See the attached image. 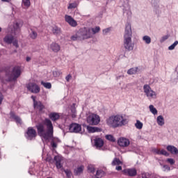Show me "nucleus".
<instances>
[{"instance_id": "f257e3e1", "label": "nucleus", "mask_w": 178, "mask_h": 178, "mask_svg": "<svg viewBox=\"0 0 178 178\" xmlns=\"http://www.w3.org/2000/svg\"><path fill=\"white\" fill-rule=\"evenodd\" d=\"M44 124L47 127L46 132L44 124L40 123L36 125L38 134L40 137H42L46 141L51 138V147L55 149V148H58V143H60V140L54 137V124H52V121H51L49 118H45Z\"/></svg>"}, {"instance_id": "f03ea898", "label": "nucleus", "mask_w": 178, "mask_h": 178, "mask_svg": "<svg viewBox=\"0 0 178 178\" xmlns=\"http://www.w3.org/2000/svg\"><path fill=\"white\" fill-rule=\"evenodd\" d=\"M133 35V32L131 31V25L130 24H127L125 26V31L124 34V47L126 51H130L134 49V44L131 41V37Z\"/></svg>"}, {"instance_id": "7ed1b4c3", "label": "nucleus", "mask_w": 178, "mask_h": 178, "mask_svg": "<svg viewBox=\"0 0 178 178\" xmlns=\"http://www.w3.org/2000/svg\"><path fill=\"white\" fill-rule=\"evenodd\" d=\"M106 123L108 126H111L113 129L118 127H122V126H126L129 122L127 119L122 117L121 115H112L106 120Z\"/></svg>"}, {"instance_id": "20e7f679", "label": "nucleus", "mask_w": 178, "mask_h": 178, "mask_svg": "<svg viewBox=\"0 0 178 178\" xmlns=\"http://www.w3.org/2000/svg\"><path fill=\"white\" fill-rule=\"evenodd\" d=\"M22 74V68L19 66L13 67L11 74L6 72V76L8 77L7 81H16Z\"/></svg>"}, {"instance_id": "39448f33", "label": "nucleus", "mask_w": 178, "mask_h": 178, "mask_svg": "<svg viewBox=\"0 0 178 178\" xmlns=\"http://www.w3.org/2000/svg\"><path fill=\"white\" fill-rule=\"evenodd\" d=\"M80 40H88V38H92V33L90 31V29L82 28L79 29L78 32Z\"/></svg>"}, {"instance_id": "423d86ee", "label": "nucleus", "mask_w": 178, "mask_h": 178, "mask_svg": "<svg viewBox=\"0 0 178 178\" xmlns=\"http://www.w3.org/2000/svg\"><path fill=\"white\" fill-rule=\"evenodd\" d=\"M101 122L99 115L97 114H91L87 118V123L91 126H97Z\"/></svg>"}, {"instance_id": "0eeeda50", "label": "nucleus", "mask_w": 178, "mask_h": 178, "mask_svg": "<svg viewBox=\"0 0 178 178\" xmlns=\"http://www.w3.org/2000/svg\"><path fill=\"white\" fill-rule=\"evenodd\" d=\"M25 137L27 140H30V141L35 140V137H37V131L31 127H28L25 134Z\"/></svg>"}, {"instance_id": "6e6552de", "label": "nucleus", "mask_w": 178, "mask_h": 178, "mask_svg": "<svg viewBox=\"0 0 178 178\" xmlns=\"http://www.w3.org/2000/svg\"><path fill=\"white\" fill-rule=\"evenodd\" d=\"M143 91L146 95V97L153 98L154 97H156V93L151 88V86L148 84H145L143 86Z\"/></svg>"}, {"instance_id": "1a4fd4ad", "label": "nucleus", "mask_w": 178, "mask_h": 178, "mask_svg": "<svg viewBox=\"0 0 178 178\" xmlns=\"http://www.w3.org/2000/svg\"><path fill=\"white\" fill-rule=\"evenodd\" d=\"M26 88L29 91H31V92H33V94H38V92L40 91V86L35 83H28L26 85Z\"/></svg>"}, {"instance_id": "9d476101", "label": "nucleus", "mask_w": 178, "mask_h": 178, "mask_svg": "<svg viewBox=\"0 0 178 178\" xmlns=\"http://www.w3.org/2000/svg\"><path fill=\"white\" fill-rule=\"evenodd\" d=\"M70 133H80L81 131V125L77 123H72L69 127Z\"/></svg>"}, {"instance_id": "9b49d317", "label": "nucleus", "mask_w": 178, "mask_h": 178, "mask_svg": "<svg viewBox=\"0 0 178 178\" xmlns=\"http://www.w3.org/2000/svg\"><path fill=\"white\" fill-rule=\"evenodd\" d=\"M122 172L124 175H127V176H129L130 177H134L135 176H137V170H136V168L124 169L122 170Z\"/></svg>"}, {"instance_id": "f8f14e48", "label": "nucleus", "mask_w": 178, "mask_h": 178, "mask_svg": "<svg viewBox=\"0 0 178 178\" xmlns=\"http://www.w3.org/2000/svg\"><path fill=\"white\" fill-rule=\"evenodd\" d=\"M65 20L72 27H76V26H77V22L74 19H73V17H72V16L70 15H66L65 16Z\"/></svg>"}, {"instance_id": "ddd939ff", "label": "nucleus", "mask_w": 178, "mask_h": 178, "mask_svg": "<svg viewBox=\"0 0 178 178\" xmlns=\"http://www.w3.org/2000/svg\"><path fill=\"white\" fill-rule=\"evenodd\" d=\"M118 144L120 147H129L130 140L125 138H120L118 140Z\"/></svg>"}, {"instance_id": "4468645a", "label": "nucleus", "mask_w": 178, "mask_h": 178, "mask_svg": "<svg viewBox=\"0 0 178 178\" xmlns=\"http://www.w3.org/2000/svg\"><path fill=\"white\" fill-rule=\"evenodd\" d=\"M54 159L56 162L55 165L57 169H60V170H62V169H64L63 165L62 164V157L59 156H55Z\"/></svg>"}, {"instance_id": "2eb2a0df", "label": "nucleus", "mask_w": 178, "mask_h": 178, "mask_svg": "<svg viewBox=\"0 0 178 178\" xmlns=\"http://www.w3.org/2000/svg\"><path fill=\"white\" fill-rule=\"evenodd\" d=\"M49 118L52 122H56V120L60 119V115H59V113L51 112L49 114Z\"/></svg>"}, {"instance_id": "dca6fc26", "label": "nucleus", "mask_w": 178, "mask_h": 178, "mask_svg": "<svg viewBox=\"0 0 178 178\" xmlns=\"http://www.w3.org/2000/svg\"><path fill=\"white\" fill-rule=\"evenodd\" d=\"M88 133H101L102 129L97 127L86 126Z\"/></svg>"}, {"instance_id": "f3484780", "label": "nucleus", "mask_w": 178, "mask_h": 178, "mask_svg": "<svg viewBox=\"0 0 178 178\" xmlns=\"http://www.w3.org/2000/svg\"><path fill=\"white\" fill-rule=\"evenodd\" d=\"M50 49H51L53 52H59L60 51V45L55 42H53L50 44Z\"/></svg>"}, {"instance_id": "a211bd4d", "label": "nucleus", "mask_w": 178, "mask_h": 178, "mask_svg": "<svg viewBox=\"0 0 178 178\" xmlns=\"http://www.w3.org/2000/svg\"><path fill=\"white\" fill-rule=\"evenodd\" d=\"M33 108L35 109H38L39 112H42L43 109H45V106L40 101L35 102L33 104Z\"/></svg>"}, {"instance_id": "6ab92c4d", "label": "nucleus", "mask_w": 178, "mask_h": 178, "mask_svg": "<svg viewBox=\"0 0 178 178\" xmlns=\"http://www.w3.org/2000/svg\"><path fill=\"white\" fill-rule=\"evenodd\" d=\"M166 149L172 154L173 155H177L178 154V149L177 147L173 146V145H168L166 147Z\"/></svg>"}, {"instance_id": "aec40b11", "label": "nucleus", "mask_w": 178, "mask_h": 178, "mask_svg": "<svg viewBox=\"0 0 178 178\" xmlns=\"http://www.w3.org/2000/svg\"><path fill=\"white\" fill-rule=\"evenodd\" d=\"M10 116L11 119H14V120H15L16 123H19V124H21V123H22V118H20V117L16 115L15 112L10 111Z\"/></svg>"}, {"instance_id": "412c9836", "label": "nucleus", "mask_w": 178, "mask_h": 178, "mask_svg": "<svg viewBox=\"0 0 178 178\" xmlns=\"http://www.w3.org/2000/svg\"><path fill=\"white\" fill-rule=\"evenodd\" d=\"M95 145L97 148H102V147H104V140H102V138H96L95 140Z\"/></svg>"}, {"instance_id": "4be33fe9", "label": "nucleus", "mask_w": 178, "mask_h": 178, "mask_svg": "<svg viewBox=\"0 0 178 178\" xmlns=\"http://www.w3.org/2000/svg\"><path fill=\"white\" fill-rule=\"evenodd\" d=\"M13 40H15L13 36L9 35H6L3 38V41L8 44H12L13 42Z\"/></svg>"}, {"instance_id": "5701e85b", "label": "nucleus", "mask_w": 178, "mask_h": 178, "mask_svg": "<svg viewBox=\"0 0 178 178\" xmlns=\"http://www.w3.org/2000/svg\"><path fill=\"white\" fill-rule=\"evenodd\" d=\"M51 31L54 35H60V34H62L60 28L58 26H53Z\"/></svg>"}, {"instance_id": "b1692460", "label": "nucleus", "mask_w": 178, "mask_h": 178, "mask_svg": "<svg viewBox=\"0 0 178 178\" xmlns=\"http://www.w3.org/2000/svg\"><path fill=\"white\" fill-rule=\"evenodd\" d=\"M84 170V166L81 165L78 167L76 169L74 170L75 176H80L81 173H83V171Z\"/></svg>"}, {"instance_id": "393cba45", "label": "nucleus", "mask_w": 178, "mask_h": 178, "mask_svg": "<svg viewBox=\"0 0 178 178\" xmlns=\"http://www.w3.org/2000/svg\"><path fill=\"white\" fill-rule=\"evenodd\" d=\"M156 122L159 126H163V124H165V119L163 118V116L159 115Z\"/></svg>"}, {"instance_id": "a878e982", "label": "nucleus", "mask_w": 178, "mask_h": 178, "mask_svg": "<svg viewBox=\"0 0 178 178\" xmlns=\"http://www.w3.org/2000/svg\"><path fill=\"white\" fill-rule=\"evenodd\" d=\"M138 72V67H132L127 71V74L133 75V74H137V72Z\"/></svg>"}, {"instance_id": "bb28decb", "label": "nucleus", "mask_w": 178, "mask_h": 178, "mask_svg": "<svg viewBox=\"0 0 178 178\" xmlns=\"http://www.w3.org/2000/svg\"><path fill=\"white\" fill-rule=\"evenodd\" d=\"M71 113H72V118H74L76 116L77 111H76V104H73L71 106Z\"/></svg>"}, {"instance_id": "cd10ccee", "label": "nucleus", "mask_w": 178, "mask_h": 178, "mask_svg": "<svg viewBox=\"0 0 178 178\" xmlns=\"http://www.w3.org/2000/svg\"><path fill=\"white\" fill-rule=\"evenodd\" d=\"M31 32H29V37L31 40H35L37 36L38 35V33L34 31L33 29H30Z\"/></svg>"}, {"instance_id": "c85d7f7f", "label": "nucleus", "mask_w": 178, "mask_h": 178, "mask_svg": "<svg viewBox=\"0 0 178 178\" xmlns=\"http://www.w3.org/2000/svg\"><path fill=\"white\" fill-rule=\"evenodd\" d=\"M61 172H64L65 173L67 178H72V176L73 175L72 171L69 169L62 168Z\"/></svg>"}, {"instance_id": "c756f323", "label": "nucleus", "mask_w": 178, "mask_h": 178, "mask_svg": "<svg viewBox=\"0 0 178 178\" xmlns=\"http://www.w3.org/2000/svg\"><path fill=\"white\" fill-rule=\"evenodd\" d=\"M111 165L113 166H116V165H123V163L118 158H114L111 163Z\"/></svg>"}, {"instance_id": "7c9ffc66", "label": "nucleus", "mask_w": 178, "mask_h": 178, "mask_svg": "<svg viewBox=\"0 0 178 178\" xmlns=\"http://www.w3.org/2000/svg\"><path fill=\"white\" fill-rule=\"evenodd\" d=\"M89 31H90V33H92L93 35L94 34H97V33H99L101 28L99 26H96L95 28L89 29Z\"/></svg>"}, {"instance_id": "2f4dec72", "label": "nucleus", "mask_w": 178, "mask_h": 178, "mask_svg": "<svg viewBox=\"0 0 178 178\" xmlns=\"http://www.w3.org/2000/svg\"><path fill=\"white\" fill-rule=\"evenodd\" d=\"M41 85L44 87V88H47L48 90H50V88H52V84L49 82H44V81H41Z\"/></svg>"}, {"instance_id": "473e14b6", "label": "nucleus", "mask_w": 178, "mask_h": 178, "mask_svg": "<svg viewBox=\"0 0 178 178\" xmlns=\"http://www.w3.org/2000/svg\"><path fill=\"white\" fill-rule=\"evenodd\" d=\"M105 138L108 140V141H111V143H115L116 138L113 135L108 134L106 135Z\"/></svg>"}, {"instance_id": "72a5a7b5", "label": "nucleus", "mask_w": 178, "mask_h": 178, "mask_svg": "<svg viewBox=\"0 0 178 178\" xmlns=\"http://www.w3.org/2000/svg\"><path fill=\"white\" fill-rule=\"evenodd\" d=\"M22 3L24 4V6L26 8V9H29L31 5V2H30V0H22Z\"/></svg>"}, {"instance_id": "f704fd0d", "label": "nucleus", "mask_w": 178, "mask_h": 178, "mask_svg": "<svg viewBox=\"0 0 178 178\" xmlns=\"http://www.w3.org/2000/svg\"><path fill=\"white\" fill-rule=\"evenodd\" d=\"M149 111L152 113H153V115H157L158 114V110H156V108H155V107H154V105H150L149 106Z\"/></svg>"}, {"instance_id": "c9c22d12", "label": "nucleus", "mask_w": 178, "mask_h": 178, "mask_svg": "<svg viewBox=\"0 0 178 178\" xmlns=\"http://www.w3.org/2000/svg\"><path fill=\"white\" fill-rule=\"evenodd\" d=\"M104 170H98L96 172V175H95V177L97 178H101L102 177V176H104Z\"/></svg>"}, {"instance_id": "e433bc0d", "label": "nucleus", "mask_w": 178, "mask_h": 178, "mask_svg": "<svg viewBox=\"0 0 178 178\" xmlns=\"http://www.w3.org/2000/svg\"><path fill=\"white\" fill-rule=\"evenodd\" d=\"M143 41H145V44H151V38L148 35H145L143 38Z\"/></svg>"}, {"instance_id": "4c0bfd02", "label": "nucleus", "mask_w": 178, "mask_h": 178, "mask_svg": "<svg viewBox=\"0 0 178 178\" xmlns=\"http://www.w3.org/2000/svg\"><path fill=\"white\" fill-rule=\"evenodd\" d=\"M71 40L72 41H77V40H80L79 32H77L75 35H73L72 36H71Z\"/></svg>"}, {"instance_id": "58836bf2", "label": "nucleus", "mask_w": 178, "mask_h": 178, "mask_svg": "<svg viewBox=\"0 0 178 178\" xmlns=\"http://www.w3.org/2000/svg\"><path fill=\"white\" fill-rule=\"evenodd\" d=\"M178 44V41L176 40L172 44L168 47L169 51H173L175 48H176V46Z\"/></svg>"}, {"instance_id": "ea45409f", "label": "nucleus", "mask_w": 178, "mask_h": 178, "mask_svg": "<svg viewBox=\"0 0 178 178\" xmlns=\"http://www.w3.org/2000/svg\"><path fill=\"white\" fill-rule=\"evenodd\" d=\"M135 126L136 129L140 130V129H143V122H140V120H137L136 123L135 124Z\"/></svg>"}, {"instance_id": "a19ab883", "label": "nucleus", "mask_w": 178, "mask_h": 178, "mask_svg": "<svg viewBox=\"0 0 178 178\" xmlns=\"http://www.w3.org/2000/svg\"><path fill=\"white\" fill-rule=\"evenodd\" d=\"M22 24L20 22H15L13 25V28L15 30H19V29H20V27H22Z\"/></svg>"}, {"instance_id": "79ce46f5", "label": "nucleus", "mask_w": 178, "mask_h": 178, "mask_svg": "<svg viewBox=\"0 0 178 178\" xmlns=\"http://www.w3.org/2000/svg\"><path fill=\"white\" fill-rule=\"evenodd\" d=\"M160 155H164L165 156H169V153L168 152H166V150H165V149H161Z\"/></svg>"}, {"instance_id": "37998d69", "label": "nucleus", "mask_w": 178, "mask_h": 178, "mask_svg": "<svg viewBox=\"0 0 178 178\" xmlns=\"http://www.w3.org/2000/svg\"><path fill=\"white\" fill-rule=\"evenodd\" d=\"M76 3H72L69 5L68 9H74L76 8Z\"/></svg>"}, {"instance_id": "c03bdc74", "label": "nucleus", "mask_w": 178, "mask_h": 178, "mask_svg": "<svg viewBox=\"0 0 178 178\" xmlns=\"http://www.w3.org/2000/svg\"><path fill=\"white\" fill-rule=\"evenodd\" d=\"M159 6H158L154 10V12H155L156 15H157L158 16H159V14L161 13V10H159Z\"/></svg>"}, {"instance_id": "a18cd8bd", "label": "nucleus", "mask_w": 178, "mask_h": 178, "mask_svg": "<svg viewBox=\"0 0 178 178\" xmlns=\"http://www.w3.org/2000/svg\"><path fill=\"white\" fill-rule=\"evenodd\" d=\"M13 44L14 45V47H15V48H19V43H18V42H17V40H13Z\"/></svg>"}, {"instance_id": "49530a36", "label": "nucleus", "mask_w": 178, "mask_h": 178, "mask_svg": "<svg viewBox=\"0 0 178 178\" xmlns=\"http://www.w3.org/2000/svg\"><path fill=\"white\" fill-rule=\"evenodd\" d=\"M88 170L90 172V173H95V168L91 166L88 167Z\"/></svg>"}, {"instance_id": "de8ad7c7", "label": "nucleus", "mask_w": 178, "mask_h": 178, "mask_svg": "<svg viewBox=\"0 0 178 178\" xmlns=\"http://www.w3.org/2000/svg\"><path fill=\"white\" fill-rule=\"evenodd\" d=\"M142 178H149V173L148 172L142 173Z\"/></svg>"}, {"instance_id": "09e8293b", "label": "nucleus", "mask_w": 178, "mask_h": 178, "mask_svg": "<svg viewBox=\"0 0 178 178\" xmlns=\"http://www.w3.org/2000/svg\"><path fill=\"white\" fill-rule=\"evenodd\" d=\"M167 162L171 165H175V160L173 159H168Z\"/></svg>"}, {"instance_id": "8fccbe9b", "label": "nucleus", "mask_w": 178, "mask_h": 178, "mask_svg": "<svg viewBox=\"0 0 178 178\" xmlns=\"http://www.w3.org/2000/svg\"><path fill=\"white\" fill-rule=\"evenodd\" d=\"M109 31H111V28H106L103 30V34L106 35Z\"/></svg>"}, {"instance_id": "3c124183", "label": "nucleus", "mask_w": 178, "mask_h": 178, "mask_svg": "<svg viewBox=\"0 0 178 178\" xmlns=\"http://www.w3.org/2000/svg\"><path fill=\"white\" fill-rule=\"evenodd\" d=\"M71 78H72V75H71V74H68V75L65 77L66 81L70 82Z\"/></svg>"}, {"instance_id": "603ef678", "label": "nucleus", "mask_w": 178, "mask_h": 178, "mask_svg": "<svg viewBox=\"0 0 178 178\" xmlns=\"http://www.w3.org/2000/svg\"><path fill=\"white\" fill-rule=\"evenodd\" d=\"M2 101H3V95L0 92V105L2 104Z\"/></svg>"}, {"instance_id": "864d4df0", "label": "nucleus", "mask_w": 178, "mask_h": 178, "mask_svg": "<svg viewBox=\"0 0 178 178\" xmlns=\"http://www.w3.org/2000/svg\"><path fill=\"white\" fill-rule=\"evenodd\" d=\"M31 99L33 101V105L35 104V102H38V101L35 100V96H31Z\"/></svg>"}, {"instance_id": "5fc2aeb1", "label": "nucleus", "mask_w": 178, "mask_h": 178, "mask_svg": "<svg viewBox=\"0 0 178 178\" xmlns=\"http://www.w3.org/2000/svg\"><path fill=\"white\" fill-rule=\"evenodd\" d=\"M155 154H156L157 155H161V150L159 149H155L154 150Z\"/></svg>"}, {"instance_id": "6e6d98bb", "label": "nucleus", "mask_w": 178, "mask_h": 178, "mask_svg": "<svg viewBox=\"0 0 178 178\" xmlns=\"http://www.w3.org/2000/svg\"><path fill=\"white\" fill-rule=\"evenodd\" d=\"M46 161H47V162H49L50 163H52V159H51V157H47V158L46 159Z\"/></svg>"}, {"instance_id": "4d7b16f0", "label": "nucleus", "mask_w": 178, "mask_h": 178, "mask_svg": "<svg viewBox=\"0 0 178 178\" xmlns=\"http://www.w3.org/2000/svg\"><path fill=\"white\" fill-rule=\"evenodd\" d=\"M164 169H165V170H170V167H169V165H163Z\"/></svg>"}, {"instance_id": "13d9d810", "label": "nucleus", "mask_w": 178, "mask_h": 178, "mask_svg": "<svg viewBox=\"0 0 178 178\" xmlns=\"http://www.w3.org/2000/svg\"><path fill=\"white\" fill-rule=\"evenodd\" d=\"M116 170H122V166L118 165L115 168Z\"/></svg>"}, {"instance_id": "bf43d9fd", "label": "nucleus", "mask_w": 178, "mask_h": 178, "mask_svg": "<svg viewBox=\"0 0 178 178\" xmlns=\"http://www.w3.org/2000/svg\"><path fill=\"white\" fill-rule=\"evenodd\" d=\"M26 62H30L31 60V58L28 56L26 57Z\"/></svg>"}, {"instance_id": "052dcab7", "label": "nucleus", "mask_w": 178, "mask_h": 178, "mask_svg": "<svg viewBox=\"0 0 178 178\" xmlns=\"http://www.w3.org/2000/svg\"><path fill=\"white\" fill-rule=\"evenodd\" d=\"M10 1L12 0H1L2 2H8V3L10 2Z\"/></svg>"}, {"instance_id": "680f3d73", "label": "nucleus", "mask_w": 178, "mask_h": 178, "mask_svg": "<svg viewBox=\"0 0 178 178\" xmlns=\"http://www.w3.org/2000/svg\"><path fill=\"white\" fill-rule=\"evenodd\" d=\"M120 77H123V76L120 75V76H117V80L120 79Z\"/></svg>"}, {"instance_id": "e2e57ef3", "label": "nucleus", "mask_w": 178, "mask_h": 178, "mask_svg": "<svg viewBox=\"0 0 178 178\" xmlns=\"http://www.w3.org/2000/svg\"><path fill=\"white\" fill-rule=\"evenodd\" d=\"M163 40H168V36H164V37H163Z\"/></svg>"}, {"instance_id": "0e129e2a", "label": "nucleus", "mask_w": 178, "mask_h": 178, "mask_svg": "<svg viewBox=\"0 0 178 178\" xmlns=\"http://www.w3.org/2000/svg\"><path fill=\"white\" fill-rule=\"evenodd\" d=\"M1 31H2V28L0 27V33H1Z\"/></svg>"}, {"instance_id": "69168bd1", "label": "nucleus", "mask_w": 178, "mask_h": 178, "mask_svg": "<svg viewBox=\"0 0 178 178\" xmlns=\"http://www.w3.org/2000/svg\"><path fill=\"white\" fill-rule=\"evenodd\" d=\"M83 126H86V124H83Z\"/></svg>"}]
</instances>
